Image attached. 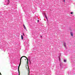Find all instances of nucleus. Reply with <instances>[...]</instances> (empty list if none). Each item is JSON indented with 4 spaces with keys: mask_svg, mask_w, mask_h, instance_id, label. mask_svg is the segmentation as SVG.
Here are the masks:
<instances>
[{
    "mask_svg": "<svg viewBox=\"0 0 75 75\" xmlns=\"http://www.w3.org/2000/svg\"><path fill=\"white\" fill-rule=\"evenodd\" d=\"M23 57H25V58H26V59H27V61L26 62L27 63V64L28 67V71H29L28 75H30V69H29V67H28V58H27V57H26L25 56H23L21 58V59H20V63L18 67V73H19V71H20V70H19V69L20 68V65H21V59H22V58H23Z\"/></svg>",
    "mask_w": 75,
    "mask_h": 75,
    "instance_id": "obj_1",
    "label": "nucleus"
},
{
    "mask_svg": "<svg viewBox=\"0 0 75 75\" xmlns=\"http://www.w3.org/2000/svg\"><path fill=\"white\" fill-rule=\"evenodd\" d=\"M70 34L72 37H73V33L72 32H71L70 33Z\"/></svg>",
    "mask_w": 75,
    "mask_h": 75,
    "instance_id": "obj_2",
    "label": "nucleus"
},
{
    "mask_svg": "<svg viewBox=\"0 0 75 75\" xmlns=\"http://www.w3.org/2000/svg\"><path fill=\"white\" fill-rule=\"evenodd\" d=\"M23 27H24L25 30H27V28H25V25H23Z\"/></svg>",
    "mask_w": 75,
    "mask_h": 75,
    "instance_id": "obj_3",
    "label": "nucleus"
},
{
    "mask_svg": "<svg viewBox=\"0 0 75 75\" xmlns=\"http://www.w3.org/2000/svg\"><path fill=\"white\" fill-rule=\"evenodd\" d=\"M21 39L22 40H23V36L22 35H21Z\"/></svg>",
    "mask_w": 75,
    "mask_h": 75,
    "instance_id": "obj_4",
    "label": "nucleus"
},
{
    "mask_svg": "<svg viewBox=\"0 0 75 75\" xmlns=\"http://www.w3.org/2000/svg\"><path fill=\"white\" fill-rule=\"evenodd\" d=\"M27 65H26V68L28 70V68H27Z\"/></svg>",
    "mask_w": 75,
    "mask_h": 75,
    "instance_id": "obj_5",
    "label": "nucleus"
},
{
    "mask_svg": "<svg viewBox=\"0 0 75 75\" xmlns=\"http://www.w3.org/2000/svg\"><path fill=\"white\" fill-rule=\"evenodd\" d=\"M64 46H66V43H64Z\"/></svg>",
    "mask_w": 75,
    "mask_h": 75,
    "instance_id": "obj_6",
    "label": "nucleus"
},
{
    "mask_svg": "<svg viewBox=\"0 0 75 75\" xmlns=\"http://www.w3.org/2000/svg\"><path fill=\"white\" fill-rule=\"evenodd\" d=\"M45 16L46 18L47 19V20H48V18H47V16H46V15H45Z\"/></svg>",
    "mask_w": 75,
    "mask_h": 75,
    "instance_id": "obj_7",
    "label": "nucleus"
},
{
    "mask_svg": "<svg viewBox=\"0 0 75 75\" xmlns=\"http://www.w3.org/2000/svg\"><path fill=\"white\" fill-rule=\"evenodd\" d=\"M64 62H66V59H64Z\"/></svg>",
    "mask_w": 75,
    "mask_h": 75,
    "instance_id": "obj_8",
    "label": "nucleus"
},
{
    "mask_svg": "<svg viewBox=\"0 0 75 75\" xmlns=\"http://www.w3.org/2000/svg\"><path fill=\"white\" fill-rule=\"evenodd\" d=\"M71 14H73V12H71Z\"/></svg>",
    "mask_w": 75,
    "mask_h": 75,
    "instance_id": "obj_9",
    "label": "nucleus"
},
{
    "mask_svg": "<svg viewBox=\"0 0 75 75\" xmlns=\"http://www.w3.org/2000/svg\"><path fill=\"white\" fill-rule=\"evenodd\" d=\"M23 36H25L24 34V33H23Z\"/></svg>",
    "mask_w": 75,
    "mask_h": 75,
    "instance_id": "obj_10",
    "label": "nucleus"
},
{
    "mask_svg": "<svg viewBox=\"0 0 75 75\" xmlns=\"http://www.w3.org/2000/svg\"><path fill=\"white\" fill-rule=\"evenodd\" d=\"M19 74L18 75H20V71H19Z\"/></svg>",
    "mask_w": 75,
    "mask_h": 75,
    "instance_id": "obj_11",
    "label": "nucleus"
},
{
    "mask_svg": "<svg viewBox=\"0 0 75 75\" xmlns=\"http://www.w3.org/2000/svg\"><path fill=\"white\" fill-rule=\"evenodd\" d=\"M64 2H65V0H64Z\"/></svg>",
    "mask_w": 75,
    "mask_h": 75,
    "instance_id": "obj_12",
    "label": "nucleus"
},
{
    "mask_svg": "<svg viewBox=\"0 0 75 75\" xmlns=\"http://www.w3.org/2000/svg\"><path fill=\"white\" fill-rule=\"evenodd\" d=\"M0 74L1 75V73L0 72Z\"/></svg>",
    "mask_w": 75,
    "mask_h": 75,
    "instance_id": "obj_13",
    "label": "nucleus"
},
{
    "mask_svg": "<svg viewBox=\"0 0 75 75\" xmlns=\"http://www.w3.org/2000/svg\"><path fill=\"white\" fill-rule=\"evenodd\" d=\"M39 22V20H38V22Z\"/></svg>",
    "mask_w": 75,
    "mask_h": 75,
    "instance_id": "obj_14",
    "label": "nucleus"
},
{
    "mask_svg": "<svg viewBox=\"0 0 75 75\" xmlns=\"http://www.w3.org/2000/svg\"><path fill=\"white\" fill-rule=\"evenodd\" d=\"M8 4H9V2L8 1Z\"/></svg>",
    "mask_w": 75,
    "mask_h": 75,
    "instance_id": "obj_15",
    "label": "nucleus"
},
{
    "mask_svg": "<svg viewBox=\"0 0 75 75\" xmlns=\"http://www.w3.org/2000/svg\"><path fill=\"white\" fill-rule=\"evenodd\" d=\"M25 60H26V61H27V59H25Z\"/></svg>",
    "mask_w": 75,
    "mask_h": 75,
    "instance_id": "obj_16",
    "label": "nucleus"
},
{
    "mask_svg": "<svg viewBox=\"0 0 75 75\" xmlns=\"http://www.w3.org/2000/svg\"><path fill=\"white\" fill-rule=\"evenodd\" d=\"M40 37H41L42 38V36H41Z\"/></svg>",
    "mask_w": 75,
    "mask_h": 75,
    "instance_id": "obj_17",
    "label": "nucleus"
},
{
    "mask_svg": "<svg viewBox=\"0 0 75 75\" xmlns=\"http://www.w3.org/2000/svg\"><path fill=\"white\" fill-rule=\"evenodd\" d=\"M59 60H60V59H59Z\"/></svg>",
    "mask_w": 75,
    "mask_h": 75,
    "instance_id": "obj_18",
    "label": "nucleus"
}]
</instances>
